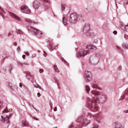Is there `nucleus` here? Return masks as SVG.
I'll return each instance as SVG.
<instances>
[{
	"label": "nucleus",
	"mask_w": 128,
	"mask_h": 128,
	"mask_svg": "<svg viewBox=\"0 0 128 128\" xmlns=\"http://www.w3.org/2000/svg\"><path fill=\"white\" fill-rule=\"evenodd\" d=\"M128 95V90H126L125 91L124 94L123 96V99H124L125 98L126 96Z\"/></svg>",
	"instance_id": "15"
},
{
	"label": "nucleus",
	"mask_w": 128,
	"mask_h": 128,
	"mask_svg": "<svg viewBox=\"0 0 128 128\" xmlns=\"http://www.w3.org/2000/svg\"><path fill=\"white\" fill-rule=\"evenodd\" d=\"M78 15L76 13L74 12L71 14L69 20L70 22L72 24H75L77 20Z\"/></svg>",
	"instance_id": "2"
},
{
	"label": "nucleus",
	"mask_w": 128,
	"mask_h": 128,
	"mask_svg": "<svg viewBox=\"0 0 128 128\" xmlns=\"http://www.w3.org/2000/svg\"><path fill=\"white\" fill-rule=\"evenodd\" d=\"M20 87H22V83H20Z\"/></svg>",
	"instance_id": "40"
},
{
	"label": "nucleus",
	"mask_w": 128,
	"mask_h": 128,
	"mask_svg": "<svg viewBox=\"0 0 128 128\" xmlns=\"http://www.w3.org/2000/svg\"><path fill=\"white\" fill-rule=\"evenodd\" d=\"M54 69L56 72H59V70L58 69L56 66V65L54 66Z\"/></svg>",
	"instance_id": "20"
},
{
	"label": "nucleus",
	"mask_w": 128,
	"mask_h": 128,
	"mask_svg": "<svg viewBox=\"0 0 128 128\" xmlns=\"http://www.w3.org/2000/svg\"><path fill=\"white\" fill-rule=\"evenodd\" d=\"M44 2H48V0H42Z\"/></svg>",
	"instance_id": "37"
},
{
	"label": "nucleus",
	"mask_w": 128,
	"mask_h": 128,
	"mask_svg": "<svg viewBox=\"0 0 128 128\" xmlns=\"http://www.w3.org/2000/svg\"><path fill=\"white\" fill-rule=\"evenodd\" d=\"M34 86V87H36V88H38V86Z\"/></svg>",
	"instance_id": "47"
},
{
	"label": "nucleus",
	"mask_w": 128,
	"mask_h": 128,
	"mask_svg": "<svg viewBox=\"0 0 128 128\" xmlns=\"http://www.w3.org/2000/svg\"><path fill=\"white\" fill-rule=\"evenodd\" d=\"M17 33L18 34H22V31L20 29H18L16 31Z\"/></svg>",
	"instance_id": "21"
},
{
	"label": "nucleus",
	"mask_w": 128,
	"mask_h": 128,
	"mask_svg": "<svg viewBox=\"0 0 128 128\" xmlns=\"http://www.w3.org/2000/svg\"><path fill=\"white\" fill-rule=\"evenodd\" d=\"M72 127V126H70V127Z\"/></svg>",
	"instance_id": "56"
},
{
	"label": "nucleus",
	"mask_w": 128,
	"mask_h": 128,
	"mask_svg": "<svg viewBox=\"0 0 128 128\" xmlns=\"http://www.w3.org/2000/svg\"><path fill=\"white\" fill-rule=\"evenodd\" d=\"M92 86L95 89H98V88H99L98 85L96 83L95 84H93Z\"/></svg>",
	"instance_id": "16"
},
{
	"label": "nucleus",
	"mask_w": 128,
	"mask_h": 128,
	"mask_svg": "<svg viewBox=\"0 0 128 128\" xmlns=\"http://www.w3.org/2000/svg\"><path fill=\"white\" fill-rule=\"evenodd\" d=\"M88 115H90H90H91V114H89V113L88 114Z\"/></svg>",
	"instance_id": "55"
},
{
	"label": "nucleus",
	"mask_w": 128,
	"mask_h": 128,
	"mask_svg": "<svg viewBox=\"0 0 128 128\" xmlns=\"http://www.w3.org/2000/svg\"><path fill=\"white\" fill-rule=\"evenodd\" d=\"M116 47H117V48H118V49H120L118 47V46H116Z\"/></svg>",
	"instance_id": "49"
},
{
	"label": "nucleus",
	"mask_w": 128,
	"mask_h": 128,
	"mask_svg": "<svg viewBox=\"0 0 128 128\" xmlns=\"http://www.w3.org/2000/svg\"><path fill=\"white\" fill-rule=\"evenodd\" d=\"M35 56H36V54H33L32 56V57H34Z\"/></svg>",
	"instance_id": "43"
},
{
	"label": "nucleus",
	"mask_w": 128,
	"mask_h": 128,
	"mask_svg": "<svg viewBox=\"0 0 128 128\" xmlns=\"http://www.w3.org/2000/svg\"><path fill=\"white\" fill-rule=\"evenodd\" d=\"M34 8H38L40 6V3L36 1H34L33 3Z\"/></svg>",
	"instance_id": "10"
},
{
	"label": "nucleus",
	"mask_w": 128,
	"mask_h": 128,
	"mask_svg": "<svg viewBox=\"0 0 128 128\" xmlns=\"http://www.w3.org/2000/svg\"><path fill=\"white\" fill-rule=\"evenodd\" d=\"M122 46L124 48H125L126 49H128V46L127 45L124 44Z\"/></svg>",
	"instance_id": "25"
},
{
	"label": "nucleus",
	"mask_w": 128,
	"mask_h": 128,
	"mask_svg": "<svg viewBox=\"0 0 128 128\" xmlns=\"http://www.w3.org/2000/svg\"><path fill=\"white\" fill-rule=\"evenodd\" d=\"M86 90L87 93H88L90 90V87L88 86H86Z\"/></svg>",
	"instance_id": "18"
},
{
	"label": "nucleus",
	"mask_w": 128,
	"mask_h": 128,
	"mask_svg": "<svg viewBox=\"0 0 128 128\" xmlns=\"http://www.w3.org/2000/svg\"><path fill=\"white\" fill-rule=\"evenodd\" d=\"M124 112L126 113H127L128 112V110H125L124 111Z\"/></svg>",
	"instance_id": "42"
},
{
	"label": "nucleus",
	"mask_w": 128,
	"mask_h": 128,
	"mask_svg": "<svg viewBox=\"0 0 128 128\" xmlns=\"http://www.w3.org/2000/svg\"><path fill=\"white\" fill-rule=\"evenodd\" d=\"M63 6V5H62V10H64V8H65V7H63H63L62 6Z\"/></svg>",
	"instance_id": "45"
},
{
	"label": "nucleus",
	"mask_w": 128,
	"mask_h": 128,
	"mask_svg": "<svg viewBox=\"0 0 128 128\" xmlns=\"http://www.w3.org/2000/svg\"><path fill=\"white\" fill-rule=\"evenodd\" d=\"M37 95L38 97H40V94L39 92H38L37 94Z\"/></svg>",
	"instance_id": "35"
},
{
	"label": "nucleus",
	"mask_w": 128,
	"mask_h": 128,
	"mask_svg": "<svg viewBox=\"0 0 128 128\" xmlns=\"http://www.w3.org/2000/svg\"><path fill=\"white\" fill-rule=\"evenodd\" d=\"M90 30V25L88 24H86L84 27L83 32L85 33L88 32Z\"/></svg>",
	"instance_id": "9"
},
{
	"label": "nucleus",
	"mask_w": 128,
	"mask_h": 128,
	"mask_svg": "<svg viewBox=\"0 0 128 128\" xmlns=\"http://www.w3.org/2000/svg\"><path fill=\"white\" fill-rule=\"evenodd\" d=\"M14 44L15 46H16V42H14Z\"/></svg>",
	"instance_id": "46"
},
{
	"label": "nucleus",
	"mask_w": 128,
	"mask_h": 128,
	"mask_svg": "<svg viewBox=\"0 0 128 128\" xmlns=\"http://www.w3.org/2000/svg\"><path fill=\"white\" fill-rule=\"evenodd\" d=\"M9 111L8 110V108L7 107H6L4 109V111H3V112H9Z\"/></svg>",
	"instance_id": "23"
},
{
	"label": "nucleus",
	"mask_w": 128,
	"mask_h": 128,
	"mask_svg": "<svg viewBox=\"0 0 128 128\" xmlns=\"http://www.w3.org/2000/svg\"><path fill=\"white\" fill-rule=\"evenodd\" d=\"M122 68V67L121 66H119L118 67V70H120Z\"/></svg>",
	"instance_id": "29"
},
{
	"label": "nucleus",
	"mask_w": 128,
	"mask_h": 128,
	"mask_svg": "<svg viewBox=\"0 0 128 128\" xmlns=\"http://www.w3.org/2000/svg\"><path fill=\"white\" fill-rule=\"evenodd\" d=\"M26 21L27 22H29L30 25H32V23H35L34 22L32 21L31 20H30V19H27L26 20Z\"/></svg>",
	"instance_id": "17"
},
{
	"label": "nucleus",
	"mask_w": 128,
	"mask_h": 128,
	"mask_svg": "<svg viewBox=\"0 0 128 128\" xmlns=\"http://www.w3.org/2000/svg\"><path fill=\"white\" fill-rule=\"evenodd\" d=\"M24 126H27L28 125V123L27 122H26L24 123Z\"/></svg>",
	"instance_id": "28"
},
{
	"label": "nucleus",
	"mask_w": 128,
	"mask_h": 128,
	"mask_svg": "<svg viewBox=\"0 0 128 128\" xmlns=\"http://www.w3.org/2000/svg\"><path fill=\"white\" fill-rule=\"evenodd\" d=\"M63 22L64 24L65 25H66L67 24V18L65 17H63L62 18Z\"/></svg>",
	"instance_id": "14"
},
{
	"label": "nucleus",
	"mask_w": 128,
	"mask_h": 128,
	"mask_svg": "<svg viewBox=\"0 0 128 128\" xmlns=\"http://www.w3.org/2000/svg\"><path fill=\"white\" fill-rule=\"evenodd\" d=\"M44 55L46 57L47 56L46 53L44 51Z\"/></svg>",
	"instance_id": "30"
},
{
	"label": "nucleus",
	"mask_w": 128,
	"mask_h": 128,
	"mask_svg": "<svg viewBox=\"0 0 128 128\" xmlns=\"http://www.w3.org/2000/svg\"><path fill=\"white\" fill-rule=\"evenodd\" d=\"M84 76L86 82H89L92 80L91 74L90 72L86 71Z\"/></svg>",
	"instance_id": "5"
},
{
	"label": "nucleus",
	"mask_w": 128,
	"mask_h": 128,
	"mask_svg": "<svg viewBox=\"0 0 128 128\" xmlns=\"http://www.w3.org/2000/svg\"><path fill=\"white\" fill-rule=\"evenodd\" d=\"M95 48H96L95 46L92 45H88L86 46L87 49H94Z\"/></svg>",
	"instance_id": "13"
},
{
	"label": "nucleus",
	"mask_w": 128,
	"mask_h": 128,
	"mask_svg": "<svg viewBox=\"0 0 128 128\" xmlns=\"http://www.w3.org/2000/svg\"><path fill=\"white\" fill-rule=\"evenodd\" d=\"M113 33L114 34H116L117 33V32L116 31H114Z\"/></svg>",
	"instance_id": "33"
},
{
	"label": "nucleus",
	"mask_w": 128,
	"mask_h": 128,
	"mask_svg": "<svg viewBox=\"0 0 128 128\" xmlns=\"http://www.w3.org/2000/svg\"><path fill=\"white\" fill-rule=\"evenodd\" d=\"M128 3V1H125L124 2V4H127Z\"/></svg>",
	"instance_id": "41"
},
{
	"label": "nucleus",
	"mask_w": 128,
	"mask_h": 128,
	"mask_svg": "<svg viewBox=\"0 0 128 128\" xmlns=\"http://www.w3.org/2000/svg\"><path fill=\"white\" fill-rule=\"evenodd\" d=\"M124 37L125 39H127L128 38V36L127 35L125 34L124 35Z\"/></svg>",
	"instance_id": "26"
},
{
	"label": "nucleus",
	"mask_w": 128,
	"mask_h": 128,
	"mask_svg": "<svg viewBox=\"0 0 128 128\" xmlns=\"http://www.w3.org/2000/svg\"><path fill=\"white\" fill-rule=\"evenodd\" d=\"M21 11L23 12L29 14L31 12L30 10L27 6L23 5L20 8Z\"/></svg>",
	"instance_id": "4"
},
{
	"label": "nucleus",
	"mask_w": 128,
	"mask_h": 128,
	"mask_svg": "<svg viewBox=\"0 0 128 128\" xmlns=\"http://www.w3.org/2000/svg\"><path fill=\"white\" fill-rule=\"evenodd\" d=\"M0 9L1 10H2V8L0 7Z\"/></svg>",
	"instance_id": "51"
},
{
	"label": "nucleus",
	"mask_w": 128,
	"mask_h": 128,
	"mask_svg": "<svg viewBox=\"0 0 128 128\" xmlns=\"http://www.w3.org/2000/svg\"><path fill=\"white\" fill-rule=\"evenodd\" d=\"M98 101V98L95 99L94 98H92V99L89 100L87 102L88 107L90 108H94L93 112H96L98 110V108L95 105Z\"/></svg>",
	"instance_id": "1"
},
{
	"label": "nucleus",
	"mask_w": 128,
	"mask_h": 128,
	"mask_svg": "<svg viewBox=\"0 0 128 128\" xmlns=\"http://www.w3.org/2000/svg\"><path fill=\"white\" fill-rule=\"evenodd\" d=\"M39 72L40 73H42L43 72V69H40L39 70Z\"/></svg>",
	"instance_id": "27"
},
{
	"label": "nucleus",
	"mask_w": 128,
	"mask_h": 128,
	"mask_svg": "<svg viewBox=\"0 0 128 128\" xmlns=\"http://www.w3.org/2000/svg\"><path fill=\"white\" fill-rule=\"evenodd\" d=\"M89 50H86L85 52L84 50H80L79 52L78 53V56L80 57L82 56H84L88 54L89 53Z\"/></svg>",
	"instance_id": "8"
},
{
	"label": "nucleus",
	"mask_w": 128,
	"mask_h": 128,
	"mask_svg": "<svg viewBox=\"0 0 128 128\" xmlns=\"http://www.w3.org/2000/svg\"><path fill=\"white\" fill-rule=\"evenodd\" d=\"M49 8V6L48 5H45L44 6V8L45 10L48 9Z\"/></svg>",
	"instance_id": "24"
},
{
	"label": "nucleus",
	"mask_w": 128,
	"mask_h": 128,
	"mask_svg": "<svg viewBox=\"0 0 128 128\" xmlns=\"http://www.w3.org/2000/svg\"><path fill=\"white\" fill-rule=\"evenodd\" d=\"M10 35H12L10 33H9V34H8V36H9Z\"/></svg>",
	"instance_id": "48"
},
{
	"label": "nucleus",
	"mask_w": 128,
	"mask_h": 128,
	"mask_svg": "<svg viewBox=\"0 0 128 128\" xmlns=\"http://www.w3.org/2000/svg\"><path fill=\"white\" fill-rule=\"evenodd\" d=\"M26 77L27 78L29 79L31 77V75L30 73H28L26 74Z\"/></svg>",
	"instance_id": "22"
},
{
	"label": "nucleus",
	"mask_w": 128,
	"mask_h": 128,
	"mask_svg": "<svg viewBox=\"0 0 128 128\" xmlns=\"http://www.w3.org/2000/svg\"><path fill=\"white\" fill-rule=\"evenodd\" d=\"M26 55H23L22 56V58L24 59L25 58Z\"/></svg>",
	"instance_id": "31"
},
{
	"label": "nucleus",
	"mask_w": 128,
	"mask_h": 128,
	"mask_svg": "<svg viewBox=\"0 0 128 128\" xmlns=\"http://www.w3.org/2000/svg\"><path fill=\"white\" fill-rule=\"evenodd\" d=\"M93 128H98V126L97 125H95L94 126Z\"/></svg>",
	"instance_id": "34"
},
{
	"label": "nucleus",
	"mask_w": 128,
	"mask_h": 128,
	"mask_svg": "<svg viewBox=\"0 0 128 128\" xmlns=\"http://www.w3.org/2000/svg\"><path fill=\"white\" fill-rule=\"evenodd\" d=\"M37 86H38V88H39L40 89H42L41 87L38 84H37Z\"/></svg>",
	"instance_id": "36"
},
{
	"label": "nucleus",
	"mask_w": 128,
	"mask_h": 128,
	"mask_svg": "<svg viewBox=\"0 0 128 128\" xmlns=\"http://www.w3.org/2000/svg\"><path fill=\"white\" fill-rule=\"evenodd\" d=\"M25 54L27 56H28L29 55V53L28 52H25Z\"/></svg>",
	"instance_id": "32"
},
{
	"label": "nucleus",
	"mask_w": 128,
	"mask_h": 128,
	"mask_svg": "<svg viewBox=\"0 0 128 128\" xmlns=\"http://www.w3.org/2000/svg\"><path fill=\"white\" fill-rule=\"evenodd\" d=\"M62 60L64 62H66V61L64 60V59L63 58H62Z\"/></svg>",
	"instance_id": "39"
},
{
	"label": "nucleus",
	"mask_w": 128,
	"mask_h": 128,
	"mask_svg": "<svg viewBox=\"0 0 128 128\" xmlns=\"http://www.w3.org/2000/svg\"><path fill=\"white\" fill-rule=\"evenodd\" d=\"M43 36H42H42H40V38H42V37H43Z\"/></svg>",
	"instance_id": "50"
},
{
	"label": "nucleus",
	"mask_w": 128,
	"mask_h": 128,
	"mask_svg": "<svg viewBox=\"0 0 128 128\" xmlns=\"http://www.w3.org/2000/svg\"><path fill=\"white\" fill-rule=\"evenodd\" d=\"M18 49H20V47H18ZM17 49H18V48Z\"/></svg>",
	"instance_id": "54"
},
{
	"label": "nucleus",
	"mask_w": 128,
	"mask_h": 128,
	"mask_svg": "<svg viewBox=\"0 0 128 128\" xmlns=\"http://www.w3.org/2000/svg\"><path fill=\"white\" fill-rule=\"evenodd\" d=\"M27 27L28 31L30 32H33L35 34H37L40 32V31L38 30L32 26H29Z\"/></svg>",
	"instance_id": "6"
},
{
	"label": "nucleus",
	"mask_w": 128,
	"mask_h": 128,
	"mask_svg": "<svg viewBox=\"0 0 128 128\" xmlns=\"http://www.w3.org/2000/svg\"><path fill=\"white\" fill-rule=\"evenodd\" d=\"M43 34V33L42 32H41L40 33V35H41V34Z\"/></svg>",
	"instance_id": "52"
},
{
	"label": "nucleus",
	"mask_w": 128,
	"mask_h": 128,
	"mask_svg": "<svg viewBox=\"0 0 128 128\" xmlns=\"http://www.w3.org/2000/svg\"><path fill=\"white\" fill-rule=\"evenodd\" d=\"M50 108H51V109H52V106H50Z\"/></svg>",
	"instance_id": "53"
},
{
	"label": "nucleus",
	"mask_w": 128,
	"mask_h": 128,
	"mask_svg": "<svg viewBox=\"0 0 128 128\" xmlns=\"http://www.w3.org/2000/svg\"><path fill=\"white\" fill-rule=\"evenodd\" d=\"M50 107L52 106V104L51 102L50 103Z\"/></svg>",
	"instance_id": "44"
},
{
	"label": "nucleus",
	"mask_w": 128,
	"mask_h": 128,
	"mask_svg": "<svg viewBox=\"0 0 128 128\" xmlns=\"http://www.w3.org/2000/svg\"><path fill=\"white\" fill-rule=\"evenodd\" d=\"M9 13L10 15L12 18H14L16 20H17L18 21H20V18L17 16L15 14L11 12H9Z\"/></svg>",
	"instance_id": "11"
},
{
	"label": "nucleus",
	"mask_w": 128,
	"mask_h": 128,
	"mask_svg": "<svg viewBox=\"0 0 128 128\" xmlns=\"http://www.w3.org/2000/svg\"><path fill=\"white\" fill-rule=\"evenodd\" d=\"M12 114H10L8 116L6 117H4L2 116L1 118L0 119V121L3 123H8L9 122V119L12 116Z\"/></svg>",
	"instance_id": "7"
},
{
	"label": "nucleus",
	"mask_w": 128,
	"mask_h": 128,
	"mask_svg": "<svg viewBox=\"0 0 128 128\" xmlns=\"http://www.w3.org/2000/svg\"><path fill=\"white\" fill-rule=\"evenodd\" d=\"M91 94L95 96H98L99 94V93L94 90H92L91 92Z\"/></svg>",
	"instance_id": "12"
},
{
	"label": "nucleus",
	"mask_w": 128,
	"mask_h": 128,
	"mask_svg": "<svg viewBox=\"0 0 128 128\" xmlns=\"http://www.w3.org/2000/svg\"><path fill=\"white\" fill-rule=\"evenodd\" d=\"M77 122H81L80 125H86L88 124L89 123V121L87 120L86 119L83 118V115L81 117H80L77 120Z\"/></svg>",
	"instance_id": "3"
},
{
	"label": "nucleus",
	"mask_w": 128,
	"mask_h": 128,
	"mask_svg": "<svg viewBox=\"0 0 128 128\" xmlns=\"http://www.w3.org/2000/svg\"><path fill=\"white\" fill-rule=\"evenodd\" d=\"M57 108L56 107L54 108V111H57Z\"/></svg>",
	"instance_id": "38"
},
{
	"label": "nucleus",
	"mask_w": 128,
	"mask_h": 128,
	"mask_svg": "<svg viewBox=\"0 0 128 128\" xmlns=\"http://www.w3.org/2000/svg\"><path fill=\"white\" fill-rule=\"evenodd\" d=\"M50 49L53 50L54 49V47L53 46L52 44L50 43Z\"/></svg>",
	"instance_id": "19"
}]
</instances>
